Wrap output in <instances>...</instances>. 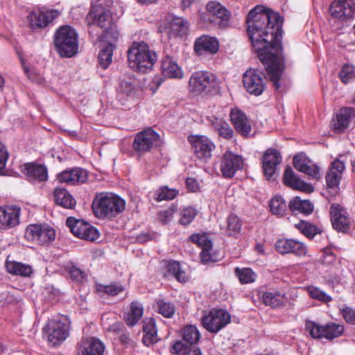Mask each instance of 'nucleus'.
Returning a JSON list of instances; mask_svg holds the SVG:
<instances>
[{"mask_svg":"<svg viewBox=\"0 0 355 355\" xmlns=\"http://www.w3.org/2000/svg\"><path fill=\"white\" fill-rule=\"evenodd\" d=\"M218 88L216 76L211 72L198 71L192 73L189 80V89L193 94H207Z\"/></svg>","mask_w":355,"mask_h":355,"instance_id":"0eeeda50","label":"nucleus"},{"mask_svg":"<svg viewBox=\"0 0 355 355\" xmlns=\"http://www.w3.org/2000/svg\"><path fill=\"white\" fill-rule=\"evenodd\" d=\"M186 185L188 187V189L193 192L196 191L198 188V182L194 178H187Z\"/></svg>","mask_w":355,"mask_h":355,"instance_id":"338daca9","label":"nucleus"},{"mask_svg":"<svg viewBox=\"0 0 355 355\" xmlns=\"http://www.w3.org/2000/svg\"><path fill=\"white\" fill-rule=\"evenodd\" d=\"M178 193L179 191L178 189L168 188L167 186H163L155 191L154 198L158 202L171 200L174 199Z\"/></svg>","mask_w":355,"mask_h":355,"instance_id":"c03bdc74","label":"nucleus"},{"mask_svg":"<svg viewBox=\"0 0 355 355\" xmlns=\"http://www.w3.org/2000/svg\"><path fill=\"white\" fill-rule=\"evenodd\" d=\"M88 175L86 170L81 168H74L65 170L58 175L59 182L70 185L83 184L87 180Z\"/></svg>","mask_w":355,"mask_h":355,"instance_id":"c756f323","label":"nucleus"},{"mask_svg":"<svg viewBox=\"0 0 355 355\" xmlns=\"http://www.w3.org/2000/svg\"><path fill=\"white\" fill-rule=\"evenodd\" d=\"M119 36V33L114 23L108 26L107 28H103L102 37L105 41L107 42V44L111 43L114 44Z\"/></svg>","mask_w":355,"mask_h":355,"instance_id":"864d4df0","label":"nucleus"},{"mask_svg":"<svg viewBox=\"0 0 355 355\" xmlns=\"http://www.w3.org/2000/svg\"><path fill=\"white\" fill-rule=\"evenodd\" d=\"M230 116L236 131L243 137H248L252 131V125L247 115L235 107L232 109Z\"/></svg>","mask_w":355,"mask_h":355,"instance_id":"4be33fe9","label":"nucleus"},{"mask_svg":"<svg viewBox=\"0 0 355 355\" xmlns=\"http://www.w3.org/2000/svg\"><path fill=\"white\" fill-rule=\"evenodd\" d=\"M284 183L285 185L296 190L304 191L306 193H311L313 191V187L309 183H306L300 180L297 177L292 168L288 166L284 171Z\"/></svg>","mask_w":355,"mask_h":355,"instance_id":"c85d7f7f","label":"nucleus"},{"mask_svg":"<svg viewBox=\"0 0 355 355\" xmlns=\"http://www.w3.org/2000/svg\"><path fill=\"white\" fill-rule=\"evenodd\" d=\"M311 163V159L306 155L305 153H301L294 156L293 165L294 167L298 171L302 172L303 169Z\"/></svg>","mask_w":355,"mask_h":355,"instance_id":"bf43d9fd","label":"nucleus"},{"mask_svg":"<svg viewBox=\"0 0 355 355\" xmlns=\"http://www.w3.org/2000/svg\"><path fill=\"white\" fill-rule=\"evenodd\" d=\"M55 49L61 57L71 58L78 51V35L70 26L58 28L54 35Z\"/></svg>","mask_w":355,"mask_h":355,"instance_id":"20e7f679","label":"nucleus"},{"mask_svg":"<svg viewBox=\"0 0 355 355\" xmlns=\"http://www.w3.org/2000/svg\"><path fill=\"white\" fill-rule=\"evenodd\" d=\"M219 42L214 37L203 35L198 37L194 43V51L196 54L201 55L204 54H214L218 52Z\"/></svg>","mask_w":355,"mask_h":355,"instance_id":"bb28decb","label":"nucleus"},{"mask_svg":"<svg viewBox=\"0 0 355 355\" xmlns=\"http://www.w3.org/2000/svg\"><path fill=\"white\" fill-rule=\"evenodd\" d=\"M182 340H176L171 347L172 354H180L189 347H196L201 338V334L196 326L187 324L181 330Z\"/></svg>","mask_w":355,"mask_h":355,"instance_id":"9b49d317","label":"nucleus"},{"mask_svg":"<svg viewBox=\"0 0 355 355\" xmlns=\"http://www.w3.org/2000/svg\"><path fill=\"white\" fill-rule=\"evenodd\" d=\"M246 24L252 49L277 89L282 76L279 55L282 51L283 19L279 13L257 6L249 12Z\"/></svg>","mask_w":355,"mask_h":355,"instance_id":"f257e3e1","label":"nucleus"},{"mask_svg":"<svg viewBox=\"0 0 355 355\" xmlns=\"http://www.w3.org/2000/svg\"><path fill=\"white\" fill-rule=\"evenodd\" d=\"M263 304L272 309H278L284 306L287 297L284 293L277 291L263 292L261 295Z\"/></svg>","mask_w":355,"mask_h":355,"instance_id":"e433bc0d","label":"nucleus"},{"mask_svg":"<svg viewBox=\"0 0 355 355\" xmlns=\"http://www.w3.org/2000/svg\"><path fill=\"white\" fill-rule=\"evenodd\" d=\"M231 322L230 313L223 309H211L201 318L203 327L209 333L216 334Z\"/></svg>","mask_w":355,"mask_h":355,"instance_id":"1a4fd4ad","label":"nucleus"},{"mask_svg":"<svg viewBox=\"0 0 355 355\" xmlns=\"http://www.w3.org/2000/svg\"><path fill=\"white\" fill-rule=\"evenodd\" d=\"M5 266L8 272L13 275L31 277L34 272L31 265L22 262L7 260Z\"/></svg>","mask_w":355,"mask_h":355,"instance_id":"c9c22d12","label":"nucleus"},{"mask_svg":"<svg viewBox=\"0 0 355 355\" xmlns=\"http://www.w3.org/2000/svg\"><path fill=\"white\" fill-rule=\"evenodd\" d=\"M144 314V307L141 303L135 300L130 306V311L124 315V320L129 327H134L141 320Z\"/></svg>","mask_w":355,"mask_h":355,"instance_id":"58836bf2","label":"nucleus"},{"mask_svg":"<svg viewBox=\"0 0 355 355\" xmlns=\"http://www.w3.org/2000/svg\"><path fill=\"white\" fill-rule=\"evenodd\" d=\"M340 80L347 84L355 80V67L352 64H344L339 72Z\"/></svg>","mask_w":355,"mask_h":355,"instance_id":"603ef678","label":"nucleus"},{"mask_svg":"<svg viewBox=\"0 0 355 355\" xmlns=\"http://www.w3.org/2000/svg\"><path fill=\"white\" fill-rule=\"evenodd\" d=\"M234 274L239 278L241 284L252 283L257 277L256 274L250 268H240L236 267L234 269Z\"/></svg>","mask_w":355,"mask_h":355,"instance_id":"a18cd8bd","label":"nucleus"},{"mask_svg":"<svg viewBox=\"0 0 355 355\" xmlns=\"http://www.w3.org/2000/svg\"><path fill=\"white\" fill-rule=\"evenodd\" d=\"M355 116V109L352 107H343L336 114L334 119L333 127L336 132L344 130L348 125L352 118Z\"/></svg>","mask_w":355,"mask_h":355,"instance_id":"f704fd0d","label":"nucleus"},{"mask_svg":"<svg viewBox=\"0 0 355 355\" xmlns=\"http://www.w3.org/2000/svg\"><path fill=\"white\" fill-rule=\"evenodd\" d=\"M295 227L310 239H313L316 234L320 232L318 227L305 220H300L299 223L295 224Z\"/></svg>","mask_w":355,"mask_h":355,"instance_id":"37998d69","label":"nucleus"},{"mask_svg":"<svg viewBox=\"0 0 355 355\" xmlns=\"http://www.w3.org/2000/svg\"><path fill=\"white\" fill-rule=\"evenodd\" d=\"M162 73L166 78L181 79L183 77V71L177 62L168 55L163 58L162 61Z\"/></svg>","mask_w":355,"mask_h":355,"instance_id":"473e14b6","label":"nucleus"},{"mask_svg":"<svg viewBox=\"0 0 355 355\" xmlns=\"http://www.w3.org/2000/svg\"><path fill=\"white\" fill-rule=\"evenodd\" d=\"M339 311L346 323L355 324V309L354 308L344 305L339 307Z\"/></svg>","mask_w":355,"mask_h":355,"instance_id":"13d9d810","label":"nucleus"},{"mask_svg":"<svg viewBox=\"0 0 355 355\" xmlns=\"http://www.w3.org/2000/svg\"><path fill=\"white\" fill-rule=\"evenodd\" d=\"M164 277L168 279L173 278L180 283L184 284L189 280V277L182 268L179 261L168 260L165 262Z\"/></svg>","mask_w":355,"mask_h":355,"instance_id":"7c9ffc66","label":"nucleus"},{"mask_svg":"<svg viewBox=\"0 0 355 355\" xmlns=\"http://www.w3.org/2000/svg\"><path fill=\"white\" fill-rule=\"evenodd\" d=\"M329 10L333 17L345 20L354 17L355 3L354 0L335 1L331 3Z\"/></svg>","mask_w":355,"mask_h":355,"instance_id":"5701e85b","label":"nucleus"},{"mask_svg":"<svg viewBox=\"0 0 355 355\" xmlns=\"http://www.w3.org/2000/svg\"><path fill=\"white\" fill-rule=\"evenodd\" d=\"M127 53L130 68L142 73L150 72L157 60L156 52L143 41L133 42Z\"/></svg>","mask_w":355,"mask_h":355,"instance_id":"f03ea898","label":"nucleus"},{"mask_svg":"<svg viewBox=\"0 0 355 355\" xmlns=\"http://www.w3.org/2000/svg\"><path fill=\"white\" fill-rule=\"evenodd\" d=\"M64 269L70 275L71 278L73 281L80 282L87 278L85 272L78 267L74 262H67L64 266Z\"/></svg>","mask_w":355,"mask_h":355,"instance_id":"de8ad7c7","label":"nucleus"},{"mask_svg":"<svg viewBox=\"0 0 355 355\" xmlns=\"http://www.w3.org/2000/svg\"><path fill=\"white\" fill-rule=\"evenodd\" d=\"M176 210V207H171L165 210L160 211L158 213L159 220L164 224L168 223L173 218V214Z\"/></svg>","mask_w":355,"mask_h":355,"instance_id":"e2e57ef3","label":"nucleus"},{"mask_svg":"<svg viewBox=\"0 0 355 355\" xmlns=\"http://www.w3.org/2000/svg\"><path fill=\"white\" fill-rule=\"evenodd\" d=\"M189 240L201 248L200 258L203 263L214 261L212 251V242L206 234H193Z\"/></svg>","mask_w":355,"mask_h":355,"instance_id":"cd10ccee","label":"nucleus"},{"mask_svg":"<svg viewBox=\"0 0 355 355\" xmlns=\"http://www.w3.org/2000/svg\"><path fill=\"white\" fill-rule=\"evenodd\" d=\"M53 196L55 202L58 205L71 209L76 207V200L64 188L56 187L53 192Z\"/></svg>","mask_w":355,"mask_h":355,"instance_id":"4c0bfd02","label":"nucleus"},{"mask_svg":"<svg viewBox=\"0 0 355 355\" xmlns=\"http://www.w3.org/2000/svg\"><path fill=\"white\" fill-rule=\"evenodd\" d=\"M281 162L282 155L278 150L270 148L266 150L262 157V167L268 180L272 178L276 172L277 165Z\"/></svg>","mask_w":355,"mask_h":355,"instance_id":"aec40b11","label":"nucleus"},{"mask_svg":"<svg viewBox=\"0 0 355 355\" xmlns=\"http://www.w3.org/2000/svg\"><path fill=\"white\" fill-rule=\"evenodd\" d=\"M305 329L313 339L332 341L343 334L345 327L343 324L334 322L321 325L315 322L307 320Z\"/></svg>","mask_w":355,"mask_h":355,"instance_id":"39448f33","label":"nucleus"},{"mask_svg":"<svg viewBox=\"0 0 355 355\" xmlns=\"http://www.w3.org/2000/svg\"><path fill=\"white\" fill-rule=\"evenodd\" d=\"M105 1L101 0L94 4L89 15L94 19V23L101 28H107L108 26L113 24L111 11L104 6Z\"/></svg>","mask_w":355,"mask_h":355,"instance_id":"6ab92c4d","label":"nucleus"},{"mask_svg":"<svg viewBox=\"0 0 355 355\" xmlns=\"http://www.w3.org/2000/svg\"><path fill=\"white\" fill-rule=\"evenodd\" d=\"M212 127L220 137L225 139H230L234 136V130L230 124L220 118H214L211 120Z\"/></svg>","mask_w":355,"mask_h":355,"instance_id":"ea45409f","label":"nucleus"},{"mask_svg":"<svg viewBox=\"0 0 355 355\" xmlns=\"http://www.w3.org/2000/svg\"><path fill=\"white\" fill-rule=\"evenodd\" d=\"M308 293L311 298L322 302H329L332 300L330 295L315 286H309L308 288Z\"/></svg>","mask_w":355,"mask_h":355,"instance_id":"4d7b16f0","label":"nucleus"},{"mask_svg":"<svg viewBox=\"0 0 355 355\" xmlns=\"http://www.w3.org/2000/svg\"><path fill=\"white\" fill-rule=\"evenodd\" d=\"M159 135L151 128H148L136 134L132 144L133 150L139 155L150 151L159 141Z\"/></svg>","mask_w":355,"mask_h":355,"instance_id":"ddd939ff","label":"nucleus"},{"mask_svg":"<svg viewBox=\"0 0 355 355\" xmlns=\"http://www.w3.org/2000/svg\"><path fill=\"white\" fill-rule=\"evenodd\" d=\"M135 89V83L134 81L129 79L126 80H121L119 84V93L121 94H123L125 96H130Z\"/></svg>","mask_w":355,"mask_h":355,"instance_id":"052dcab7","label":"nucleus"},{"mask_svg":"<svg viewBox=\"0 0 355 355\" xmlns=\"http://www.w3.org/2000/svg\"><path fill=\"white\" fill-rule=\"evenodd\" d=\"M43 330L52 346L60 345L69 336V322L65 316H58L49 320Z\"/></svg>","mask_w":355,"mask_h":355,"instance_id":"6e6552de","label":"nucleus"},{"mask_svg":"<svg viewBox=\"0 0 355 355\" xmlns=\"http://www.w3.org/2000/svg\"><path fill=\"white\" fill-rule=\"evenodd\" d=\"M243 166L242 156L227 150L220 160L219 169L223 178H232L238 171L242 169Z\"/></svg>","mask_w":355,"mask_h":355,"instance_id":"2eb2a0df","label":"nucleus"},{"mask_svg":"<svg viewBox=\"0 0 355 355\" xmlns=\"http://www.w3.org/2000/svg\"><path fill=\"white\" fill-rule=\"evenodd\" d=\"M342 177L340 175L333 174V171H328L326 175L327 185L330 189H338Z\"/></svg>","mask_w":355,"mask_h":355,"instance_id":"680f3d73","label":"nucleus"},{"mask_svg":"<svg viewBox=\"0 0 355 355\" xmlns=\"http://www.w3.org/2000/svg\"><path fill=\"white\" fill-rule=\"evenodd\" d=\"M331 220L333 227L342 232L349 230L350 222L347 211L338 204H333L330 207Z\"/></svg>","mask_w":355,"mask_h":355,"instance_id":"412c9836","label":"nucleus"},{"mask_svg":"<svg viewBox=\"0 0 355 355\" xmlns=\"http://www.w3.org/2000/svg\"><path fill=\"white\" fill-rule=\"evenodd\" d=\"M275 248L282 254L291 253L297 257H304L307 253V248L303 243L292 239H278L275 243Z\"/></svg>","mask_w":355,"mask_h":355,"instance_id":"a211bd4d","label":"nucleus"},{"mask_svg":"<svg viewBox=\"0 0 355 355\" xmlns=\"http://www.w3.org/2000/svg\"><path fill=\"white\" fill-rule=\"evenodd\" d=\"M242 222L239 218L235 214H230L227 218V228L230 236L236 235L241 232Z\"/></svg>","mask_w":355,"mask_h":355,"instance_id":"3c124183","label":"nucleus"},{"mask_svg":"<svg viewBox=\"0 0 355 355\" xmlns=\"http://www.w3.org/2000/svg\"><path fill=\"white\" fill-rule=\"evenodd\" d=\"M270 209L272 214L282 216L287 210L286 201L281 196L273 197L270 201Z\"/></svg>","mask_w":355,"mask_h":355,"instance_id":"79ce46f5","label":"nucleus"},{"mask_svg":"<svg viewBox=\"0 0 355 355\" xmlns=\"http://www.w3.org/2000/svg\"><path fill=\"white\" fill-rule=\"evenodd\" d=\"M22 172L26 179L33 183L46 182L48 180L47 168L42 164L26 163L23 166Z\"/></svg>","mask_w":355,"mask_h":355,"instance_id":"393cba45","label":"nucleus"},{"mask_svg":"<svg viewBox=\"0 0 355 355\" xmlns=\"http://www.w3.org/2000/svg\"><path fill=\"white\" fill-rule=\"evenodd\" d=\"M66 225L69 227L71 233L80 239L95 241L99 236L98 230L84 220L68 217Z\"/></svg>","mask_w":355,"mask_h":355,"instance_id":"4468645a","label":"nucleus"},{"mask_svg":"<svg viewBox=\"0 0 355 355\" xmlns=\"http://www.w3.org/2000/svg\"><path fill=\"white\" fill-rule=\"evenodd\" d=\"M20 62L23 70L27 78L33 83H40L42 81V77L35 69L29 68L23 58H20Z\"/></svg>","mask_w":355,"mask_h":355,"instance_id":"5fc2aeb1","label":"nucleus"},{"mask_svg":"<svg viewBox=\"0 0 355 355\" xmlns=\"http://www.w3.org/2000/svg\"><path fill=\"white\" fill-rule=\"evenodd\" d=\"M124 291V286L119 283H112L110 284H98L96 285L98 293L115 296Z\"/></svg>","mask_w":355,"mask_h":355,"instance_id":"09e8293b","label":"nucleus"},{"mask_svg":"<svg viewBox=\"0 0 355 355\" xmlns=\"http://www.w3.org/2000/svg\"><path fill=\"white\" fill-rule=\"evenodd\" d=\"M156 303L159 313L166 318H171L173 316L175 311V306L173 304L163 299H158Z\"/></svg>","mask_w":355,"mask_h":355,"instance_id":"8fccbe9b","label":"nucleus"},{"mask_svg":"<svg viewBox=\"0 0 355 355\" xmlns=\"http://www.w3.org/2000/svg\"><path fill=\"white\" fill-rule=\"evenodd\" d=\"M143 332L142 342L146 346L153 345L159 340L154 318H146L143 320Z\"/></svg>","mask_w":355,"mask_h":355,"instance_id":"2f4dec72","label":"nucleus"},{"mask_svg":"<svg viewBox=\"0 0 355 355\" xmlns=\"http://www.w3.org/2000/svg\"><path fill=\"white\" fill-rule=\"evenodd\" d=\"M266 78L257 69H250L243 76V83L246 91L251 95L260 96L266 87Z\"/></svg>","mask_w":355,"mask_h":355,"instance_id":"f8f14e48","label":"nucleus"},{"mask_svg":"<svg viewBox=\"0 0 355 355\" xmlns=\"http://www.w3.org/2000/svg\"><path fill=\"white\" fill-rule=\"evenodd\" d=\"M200 19L225 29L230 26L231 12L219 2L211 1L206 6V12L200 14Z\"/></svg>","mask_w":355,"mask_h":355,"instance_id":"423d86ee","label":"nucleus"},{"mask_svg":"<svg viewBox=\"0 0 355 355\" xmlns=\"http://www.w3.org/2000/svg\"><path fill=\"white\" fill-rule=\"evenodd\" d=\"M59 15L60 12L58 10H37L30 12L28 20L30 27L35 30L45 28Z\"/></svg>","mask_w":355,"mask_h":355,"instance_id":"f3484780","label":"nucleus"},{"mask_svg":"<svg viewBox=\"0 0 355 355\" xmlns=\"http://www.w3.org/2000/svg\"><path fill=\"white\" fill-rule=\"evenodd\" d=\"M114 49V45L112 44H107L105 48L101 49L98 53V62L103 69H107L112 60V54Z\"/></svg>","mask_w":355,"mask_h":355,"instance_id":"49530a36","label":"nucleus"},{"mask_svg":"<svg viewBox=\"0 0 355 355\" xmlns=\"http://www.w3.org/2000/svg\"><path fill=\"white\" fill-rule=\"evenodd\" d=\"M24 237L37 245H45L55 240V231L46 224H31L26 228Z\"/></svg>","mask_w":355,"mask_h":355,"instance_id":"9d476101","label":"nucleus"},{"mask_svg":"<svg viewBox=\"0 0 355 355\" xmlns=\"http://www.w3.org/2000/svg\"><path fill=\"white\" fill-rule=\"evenodd\" d=\"M125 207L124 200L113 193H97L93 200L92 209L98 218H111L121 214Z\"/></svg>","mask_w":355,"mask_h":355,"instance_id":"7ed1b4c3","label":"nucleus"},{"mask_svg":"<svg viewBox=\"0 0 355 355\" xmlns=\"http://www.w3.org/2000/svg\"><path fill=\"white\" fill-rule=\"evenodd\" d=\"M182 355H202L201 351L198 347H189L186 352L180 353Z\"/></svg>","mask_w":355,"mask_h":355,"instance_id":"774afa93","label":"nucleus"},{"mask_svg":"<svg viewBox=\"0 0 355 355\" xmlns=\"http://www.w3.org/2000/svg\"><path fill=\"white\" fill-rule=\"evenodd\" d=\"M288 207L292 211H297L305 215H309L313 211V205L309 200H302L298 196L290 200Z\"/></svg>","mask_w":355,"mask_h":355,"instance_id":"a19ab883","label":"nucleus"},{"mask_svg":"<svg viewBox=\"0 0 355 355\" xmlns=\"http://www.w3.org/2000/svg\"><path fill=\"white\" fill-rule=\"evenodd\" d=\"M167 28L170 32L176 35H185L188 28L189 22L183 17H178L173 14L168 13L166 17Z\"/></svg>","mask_w":355,"mask_h":355,"instance_id":"72a5a7b5","label":"nucleus"},{"mask_svg":"<svg viewBox=\"0 0 355 355\" xmlns=\"http://www.w3.org/2000/svg\"><path fill=\"white\" fill-rule=\"evenodd\" d=\"M78 355H103L105 346L96 338H82L78 343Z\"/></svg>","mask_w":355,"mask_h":355,"instance_id":"a878e982","label":"nucleus"},{"mask_svg":"<svg viewBox=\"0 0 355 355\" xmlns=\"http://www.w3.org/2000/svg\"><path fill=\"white\" fill-rule=\"evenodd\" d=\"M20 208L17 206L0 207V229L7 230L19 223Z\"/></svg>","mask_w":355,"mask_h":355,"instance_id":"b1692460","label":"nucleus"},{"mask_svg":"<svg viewBox=\"0 0 355 355\" xmlns=\"http://www.w3.org/2000/svg\"><path fill=\"white\" fill-rule=\"evenodd\" d=\"M193 151L196 156L205 162L211 157V153L215 148L214 142L204 135H195L189 138Z\"/></svg>","mask_w":355,"mask_h":355,"instance_id":"dca6fc26","label":"nucleus"},{"mask_svg":"<svg viewBox=\"0 0 355 355\" xmlns=\"http://www.w3.org/2000/svg\"><path fill=\"white\" fill-rule=\"evenodd\" d=\"M196 215L197 211L196 209L191 207H185L182 211L179 222L183 225H188L193 220Z\"/></svg>","mask_w":355,"mask_h":355,"instance_id":"6e6d98bb","label":"nucleus"},{"mask_svg":"<svg viewBox=\"0 0 355 355\" xmlns=\"http://www.w3.org/2000/svg\"><path fill=\"white\" fill-rule=\"evenodd\" d=\"M345 169V165L344 162L340 160L339 159H336L334 160V162H331L329 171H333V174L340 175V177H343Z\"/></svg>","mask_w":355,"mask_h":355,"instance_id":"69168bd1","label":"nucleus"},{"mask_svg":"<svg viewBox=\"0 0 355 355\" xmlns=\"http://www.w3.org/2000/svg\"><path fill=\"white\" fill-rule=\"evenodd\" d=\"M302 173H305L311 178L319 179L320 178V168L311 160V163L303 169Z\"/></svg>","mask_w":355,"mask_h":355,"instance_id":"0e129e2a","label":"nucleus"}]
</instances>
